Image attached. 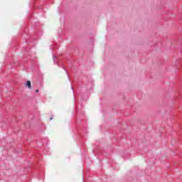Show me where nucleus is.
<instances>
[{
  "instance_id": "1",
  "label": "nucleus",
  "mask_w": 182,
  "mask_h": 182,
  "mask_svg": "<svg viewBox=\"0 0 182 182\" xmlns=\"http://www.w3.org/2000/svg\"><path fill=\"white\" fill-rule=\"evenodd\" d=\"M26 87H28V89H31V87H32V85L31 84V81H27L26 83Z\"/></svg>"
},
{
  "instance_id": "2",
  "label": "nucleus",
  "mask_w": 182,
  "mask_h": 182,
  "mask_svg": "<svg viewBox=\"0 0 182 182\" xmlns=\"http://www.w3.org/2000/svg\"><path fill=\"white\" fill-rule=\"evenodd\" d=\"M39 92V90H36V93H38Z\"/></svg>"
},
{
  "instance_id": "3",
  "label": "nucleus",
  "mask_w": 182,
  "mask_h": 182,
  "mask_svg": "<svg viewBox=\"0 0 182 182\" xmlns=\"http://www.w3.org/2000/svg\"><path fill=\"white\" fill-rule=\"evenodd\" d=\"M50 120H53V117H51V118L50 119Z\"/></svg>"
}]
</instances>
